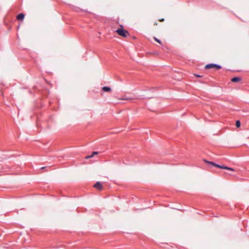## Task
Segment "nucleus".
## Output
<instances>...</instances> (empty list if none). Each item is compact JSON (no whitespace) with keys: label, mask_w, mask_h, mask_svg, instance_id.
<instances>
[{"label":"nucleus","mask_w":249,"mask_h":249,"mask_svg":"<svg viewBox=\"0 0 249 249\" xmlns=\"http://www.w3.org/2000/svg\"><path fill=\"white\" fill-rule=\"evenodd\" d=\"M204 161L206 163H209V164L212 165V166L216 167L217 168H219L223 169H226V170H228L231 171H234V169L230 168V167H227V166H226L219 165L217 164H216V163H214L213 162L209 161L206 160H204Z\"/></svg>","instance_id":"1"},{"label":"nucleus","mask_w":249,"mask_h":249,"mask_svg":"<svg viewBox=\"0 0 249 249\" xmlns=\"http://www.w3.org/2000/svg\"><path fill=\"white\" fill-rule=\"evenodd\" d=\"M116 32L119 35L124 37H126L129 35V33L126 30H124L123 28H119L116 31Z\"/></svg>","instance_id":"2"},{"label":"nucleus","mask_w":249,"mask_h":249,"mask_svg":"<svg viewBox=\"0 0 249 249\" xmlns=\"http://www.w3.org/2000/svg\"><path fill=\"white\" fill-rule=\"evenodd\" d=\"M206 69H210L211 68H215L216 70H219L221 69V66L217 64H209L205 66Z\"/></svg>","instance_id":"3"},{"label":"nucleus","mask_w":249,"mask_h":249,"mask_svg":"<svg viewBox=\"0 0 249 249\" xmlns=\"http://www.w3.org/2000/svg\"><path fill=\"white\" fill-rule=\"evenodd\" d=\"M94 187L96 188L98 190H101L103 188V186L102 184L100 182H96L95 185H94Z\"/></svg>","instance_id":"4"},{"label":"nucleus","mask_w":249,"mask_h":249,"mask_svg":"<svg viewBox=\"0 0 249 249\" xmlns=\"http://www.w3.org/2000/svg\"><path fill=\"white\" fill-rule=\"evenodd\" d=\"M24 17H25V15L24 14L20 13L17 16V18L18 20H22L24 19Z\"/></svg>","instance_id":"5"},{"label":"nucleus","mask_w":249,"mask_h":249,"mask_svg":"<svg viewBox=\"0 0 249 249\" xmlns=\"http://www.w3.org/2000/svg\"><path fill=\"white\" fill-rule=\"evenodd\" d=\"M241 80V78L238 77H233V78H232L231 81L232 82H238L240 81Z\"/></svg>","instance_id":"6"},{"label":"nucleus","mask_w":249,"mask_h":249,"mask_svg":"<svg viewBox=\"0 0 249 249\" xmlns=\"http://www.w3.org/2000/svg\"><path fill=\"white\" fill-rule=\"evenodd\" d=\"M102 90L105 92H109L111 91V88L107 87H104L102 88Z\"/></svg>","instance_id":"7"},{"label":"nucleus","mask_w":249,"mask_h":249,"mask_svg":"<svg viewBox=\"0 0 249 249\" xmlns=\"http://www.w3.org/2000/svg\"><path fill=\"white\" fill-rule=\"evenodd\" d=\"M97 154H98L97 152H93L91 155H90V156H87V157H86L85 158L86 159H88L89 158L93 157L94 155H97Z\"/></svg>","instance_id":"8"},{"label":"nucleus","mask_w":249,"mask_h":249,"mask_svg":"<svg viewBox=\"0 0 249 249\" xmlns=\"http://www.w3.org/2000/svg\"><path fill=\"white\" fill-rule=\"evenodd\" d=\"M241 125L240 122L239 121H237L236 122V126L237 127H239Z\"/></svg>","instance_id":"9"},{"label":"nucleus","mask_w":249,"mask_h":249,"mask_svg":"<svg viewBox=\"0 0 249 249\" xmlns=\"http://www.w3.org/2000/svg\"><path fill=\"white\" fill-rule=\"evenodd\" d=\"M154 39L156 41H157V42H158V43H159L160 44H161V42H160V41L159 39H158L157 38H156V37H154Z\"/></svg>","instance_id":"10"},{"label":"nucleus","mask_w":249,"mask_h":249,"mask_svg":"<svg viewBox=\"0 0 249 249\" xmlns=\"http://www.w3.org/2000/svg\"><path fill=\"white\" fill-rule=\"evenodd\" d=\"M130 99H131L130 98H127V97H124L122 99V100H130Z\"/></svg>","instance_id":"11"},{"label":"nucleus","mask_w":249,"mask_h":249,"mask_svg":"<svg viewBox=\"0 0 249 249\" xmlns=\"http://www.w3.org/2000/svg\"><path fill=\"white\" fill-rule=\"evenodd\" d=\"M195 76L197 77H201V76L199 75H197V74H195Z\"/></svg>","instance_id":"12"},{"label":"nucleus","mask_w":249,"mask_h":249,"mask_svg":"<svg viewBox=\"0 0 249 249\" xmlns=\"http://www.w3.org/2000/svg\"><path fill=\"white\" fill-rule=\"evenodd\" d=\"M159 21H164V18H161L160 19H159Z\"/></svg>","instance_id":"13"},{"label":"nucleus","mask_w":249,"mask_h":249,"mask_svg":"<svg viewBox=\"0 0 249 249\" xmlns=\"http://www.w3.org/2000/svg\"><path fill=\"white\" fill-rule=\"evenodd\" d=\"M154 24V25H157V24H157V22H156V23H155Z\"/></svg>","instance_id":"14"},{"label":"nucleus","mask_w":249,"mask_h":249,"mask_svg":"<svg viewBox=\"0 0 249 249\" xmlns=\"http://www.w3.org/2000/svg\"><path fill=\"white\" fill-rule=\"evenodd\" d=\"M44 168H45V167H41V169H44Z\"/></svg>","instance_id":"15"}]
</instances>
